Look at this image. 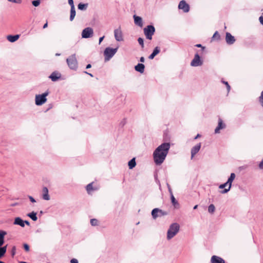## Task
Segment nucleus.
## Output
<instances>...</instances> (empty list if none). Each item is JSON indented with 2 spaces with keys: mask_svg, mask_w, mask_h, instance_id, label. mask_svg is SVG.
<instances>
[{
  "mask_svg": "<svg viewBox=\"0 0 263 263\" xmlns=\"http://www.w3.org/2000/svg\"><path fill=\"white\" fill-rule=\"evenodd\" d=\"M13 223L14 224L18 225L22 227H25L24 220L20 217L15 218Z\"/></svg>",
  "mask_w": 263,
  "mask_h": 263,
  "instance_id": "obj_22",
  "label": "nucleus"
},
{
  "mask_svg": "<svg viewBox=\"0 0 263 263\" xmlns=\"http://www.w3.org/2000/svg\"><path fill=\"white\" fill-rule=\"evenodd\" d=\"M7 245H6L3 247H0V257L2 258L3 257L6 251H7Z\"/></svg>",
  "mask_w": 263,
  "mask_h": 263,
  "instance_id": "obj_26",
  "label": "nucleus"
},
{
  "mask_svg": "<svg viewBox=\"0 0 263 263\" xmlns=\"http://www.w3.org/2000/svg\"><path fill=\"white\" fill-rule=\"evenodd\" d=\"M61 74L60 73L57 71H54L50 74L49 78L51 79L52 81L55 82L61 78Z\"/></svg>",
  "mask_w": 263,
  "mask_h": 263,
  "instance_id": "obj_16",
  "label": "nucleus"
},
{
  "mask_svg": "<svg viewBox=\"0 0 263 263\" xmlns=\"http://www.w3.org/2000/svg\"><path fill=\"white\" fill-rule=\"evenodd\" d=\"M168 186H169V185H168ZM168 190H169V192H170V193L171 194V196L172 194H173V193H172V190H171V189L170 188V186H168Z\"/></svg>",
  "mask_w": 263,
  "mask_h": 263,
  "instance_id": "obj_59",
  "label": "nucleus"
},
{
  "mask_svg": "<svg viewBox=\"0 0 263 263\" xmlns=\"http://www.w3.org/2000/svg\"><path fill=\"white\" fill-rule=\"evenodd\" d=\"M24 224L26 223L27 226L30 225V222L27 220H24Z\"/></svg>",
  "mask_w": 263,
  "mask_h": 263,
  "instance_id": "obj_53",
  "label": "nucleus"
},
{
  "mask_svg": "<svg viewBox=\"0 0 263 263\" xmlns=\"http://www.w3.org/2000/svg\"><path fill=\"white\" fill-rule=\"evenodd\" d=\"M226 127V125L224 123H223V121L221 119L219 118L218 119V126L216 127V128L215 129V133H219V130L220 129H224Z\"/></svg>",
  "mask_w": 263,
  "mask_h": 263,
  "instance_id": "obj_15",
  "label": "nucleus"
},
{
  "mask_svg": "<svg viewBox=\"0 0 263 263\" xmlns=\"http://www.w3.org/2000/svg\"><path fill=\"white\" fill-rule=\"evenodd\" d=\"M178 8L183 10L184 12H188L190 10V6L184 0L181 1L178 5Z\"/></svg>",
  "mask_w": 263,
  "mask_h": 263,
  "instance_id": "obj_10",
  "label": "nucleus"
},
{
  "mask_svg": "<svg viewBox=\"0 0 263 263\" xmlns=\"http://www.w3.org/2000/svg\"><path fill=\"white\" fill-rule=\"evenodd\" d=\"M138 42L139 44L141 46V47L142 48H144V41L143 39L141 37H139L138 39Z\"/></svg>",
  "mask_w": 263,
  "mask_h": 263,
  "instance_id": "obj_37",
  "label": "nucleus"
},
{
  "mask_svg": "<svg viewBox=\"0 0 263 263\" xmlns=\"http://www.w3.org/2000/svg\"><path fill=\"white\" fill-rule=\"evenodd\" d=\"M104 38V36H103L99 38V44H100Z\"/></svg>",
  "mask_w": 263,
  "mask_h": 263,
  "instance_id": "obj_51",
  "label": "nucleus"
},
{
  "mask_svg": "<svg viewBox=\"0 0 263 263\" xmlns=\"http://www.w3.org/2000/svg\"><path fill=\"white\" fill-rule=\"evenodd\" d=\"M228 185V184H226V182L223 183V184H220L219 186V189H226V187Z\"/></svg>",
  "mask_w": 263,
  "mask_h": 263,
  "instance_id": "obj_43",
  "label": "nucleus"
},
{
  "mask_svg": "<svg viewBox=\"0 0 263 263\" xmlns=\"http://www.w3.org/2000/svg\"><path fill=\"white\" fill-rule=\"evenodd\" d=\"M90 223L92 226H96L98 224V221L96 219H91L90 220Z\"/></svg>",
  "mask_w": 263,
  "mask_h": 263,
  "instance_id": "obj_34",
  "label": "nucleus"
},
{
  "mask_svg": "<svg viewBox=\"0 0 263 263\" xmlns=\"http://www.w3.org/2000/svg\"><path fill=\"white\" fill-rule=\"evenodd\" d=\"M226 41L228 44L232 45L235 42V39L230 33L227 32L226 34Z\"/></svg>",
  "mask_w": 263,
  "mask_h": 263,
  "instance_id": "obj_12",
  "label": "nucleus"
},
{
  "mask_svg": "<svg viewBox=\"0 0 263 263\" xmlns=\"http://www.w3.org/2000/svg\"><path fill=\"white\" fill-rule=\"evenodd\" d=\"M145 66L143 64L139 63L135 67L136 71L142 73L144 71Z\"/></svg>",
  "mask_w": 263,
  "mask_h": 263,
  "instance_id": "obj_20",
  "label": "nucleus"
},
{
  "mask_svg": "<svg viewBox=\"0 0 263 263\" xmlns=\"http://www.w3.org/2000/svg\"><path fill=\"white\" fill-rule=\"evenodd\" d=\"M32 4L34 6L37 7L40 4V0L33 1Z\"/></svg>",
  "mask_w": 263,
  "mask_h": 263,
  "instance_id": "obj_38",
  "label": "nucleus"
},
{
  "mask_svg": "<svg viewBox=\"0 0 263 263\" xmlns=\"http://www.w3.org/2000/svg\"><path fill=\"white\" fill-rule=\"evenodd\" d=\"M171 199L172 203L174 206H175L176 204H178L177 201L176 200L173 194H172V195L171 196Z\"/></svg>",
  "mask_w": 263,
  "mask_h": 263,
  "instance_id": "obj_32",
  "label": "nucleus"
},
{
  "mask_svg": "<svg viewBox=\"0 0 263 263\" xmlns=\"http://www.w3.org/2000/svg\"><path fill=\"white\" fill-rule=\"evenodd\" d=\"M159 209H154L152 211V215L154 219H156L158 217Z\"/></svg>",
  "mask_w": 263,
  "mask_h": 263,
  "instance_id": "obj_27",
  "label": "nucleus"
},
{
  "mask_svg": "<svg viewBox=\"0 0 263 263\" xmlns=\"http://www.w3.org/2000/svg\"><path fill=\"white\" fill-rule=\"evenodd\" d=\"M201 147V143H199L192 147L191 149V159L199 151Z\"/></svg>",
  "mask_w": 263,
  "mask_h": 263,
  "instance_id": "obj_13",
  "label": "nucleus"
},
{
  "mask_svg": "<svg viewBox=\"0 0 263 263\" xmlns=\"http://www.w3.org/2000/svg\"><path fill=\"white\" fill-rule=\"evenodd\" d=\"M215 211V207L214 204H211L208 207V212L211 214H213Z\"/></svg>",
  "mask_w": 263,
  "mask_h": 263,
  "instance_id": "obj_30",
  "label": "nucleus"
},
{
  "mask_svg": "<svg viewBox=\"0 0 263 263\" xmlns=\"http://www.w3.org/2000/svg\"><path fill=\"white\" fill-rule=\"evenodd\" d=\"M76 16V10L75 8L72 7L70 9V18L69 20L70 21H72Z\"/></svg>",
  "mask_w": 263,
  "mask_h": 263,
  "instance_id": "obj_28",
  "label": "nucleus"
},
{
  "mask_svg": "<svg viewBox=\"0 0 263 263\" xmlns=\"http://www.w3.org/2000/svg\"><path fill=\"white\" fill-rule=\"evenodd\" d=\"M201 137V135L200 134H197V136L194 138V139H197L198 138H199Z\"/></svg>",
  "mask_w": 263,
  "mask_h": 263,
  "instance_id": "obj_58",
  "label": "nucleus"
},
{
  "mask_svg": "<svg viewBox=\"0 0 263 263\" xmlns=\"http://www.w3.org/2000/svg\"><path fill=\"white\" fill-rule=\"evenodd\" d=\"M70 263H79V262L77 259L72 258L70 260Z\"/></svg>",
  "mask_w": 263,
  "mask_h": 263,
  "instance_id": "obj_47",
  "label": "nucleus"
},
{
  "mask_svg": "<svg viewBox=\"0 0 263 263\" xmlns=\"http://www.w3.org/2000/svg\"><path fill=\"white\" fill-rule=\"evenodd\" d=\"M145 61V59L143 57H142L140 58V62H144Z\"/></svg>",
  "mask_w": 263,
  "mask_h": 263,
  "instance_id": "obj_52",
  "label": "nucleus"
},
{
  "mask_svg": "<svg viewBox=\"0 0 263 263\" xmlns=\"http://www.w3.org/2000/svg\"><path fill=\"white\" fill-rule=\"evenodd\" d=\"M203 64V61L200 59V56L198 53H196L194 59L191 63V65L193 67L201 66Z\"/></svg>",
  "mask_w": 263,
  "mask_h": 263,
  "instance_id": "obj_8",
  "label": "nucleus"
},
{
  "mask_svg": "<svg viewBox=\"0 0 263 263\" xmlns=\"http://www.w3.org/2000/svg\"><path fill=\"white\" fill-rule=\"evenodd\" d=\"M4 243V239H0V247H3V245Z\"/></svg>",
  "mask_w": 263,
  "mask_h": 263,
  "instance_id": "obj_49",
  "label": "nucleus"
},
{
  "mask_svg": "<svg viewBox=\"0 0 263 263\" xmlns=\"http://www.w3.org/2000/svg\"><path fill=\"white\" fill-rule=\"evenodd\" d=\"M258 100L261 107L263 108V90L261 92V95L258 98Z\"/></svg>",
  "mask_w": 263,
  "mask_h": 263,
  "instance_id": "obj_33",
  "label": "nucleus"
},
{
  "mask_svg": "<svg viewBox=\"0 0 263 263\" xmlns=\"http://www.w3.org/2000/svg\"><path fill=\"white\" fill-rule=\"evenodd\" d=\"M258 167L260 170H263V159L261 162L259 163Z\"/></svg>",
  "mask_w": 263,
  "mask_h": 263,
  "instance_id": "obj_45",
  "label": "nucleus"
},
{
  "mask_svg": "<svg viewBox=\"0 0 263 263\" xmlns=\"http://www.w3.org/2000/svg\"><path fill=\"white\" fill-rule=\"evenodd\" d=\"M20 37V35L18 34L16 35H9L7 36V40L10 42H14L17 41Z\"/></svg>",
  "mask_w": 263,
  "mask_h": 263,
  "instance_id": "obj_23",
  "label": "nucleus"
},
{
  "mask_svg": "<svg viewBox=\"0 0 263 263\" xmlns=\"http://www.w3.org/2000/svg\"><path fill=\"white\" fill-rule=\"evenodd\" d=\"M47 26H48V23L46 22L43 26V28L45 29L46 28V27H47Z\"/></svg>",
  "mask_w": 263,
  "mask_h": 263,
  "instance_id": "obj_57",
  "label": "nucleus"
},
{
  "mask_svg": "<svg viewBox=\"0 0 263 263\" xmlns=\"http://www.w3.org/2000/svg\"><path fill=\"white\" fill-rule=\"evenodd\" d=\"M93 182H91L87 184L86 186V190L87 192V193L89 194H90L91 192L93 191H97L98 190V187H93L92 184Z\"/></svg>",
  "mask_w": 263,
  "mask_h": 263,
  "instance_id": "obj_19",
  "label": "nucleus"
},
{
  "mask_svg": "<svg viewBox=\"0 0 263 263\" xmlns=\"http://www.w3.org/2000/svg\"><path fill=\"white\" fill-rule=\"evenodd\" d=\"M160 49L159 47H155L153 52L149 55L148 58L151 60L153 59L154 57L160 52Z\"/></svg>",
  "mask_w": 263,
  "mask_h": 263,
  "instance_id": "obj_21",
  "label": "nucleus"
},
{
  "mask_svg": "<svg viewBox=\"0 0 263 263\" xmlns=\"http://www.w3.org/2000/svg\"><path fill=\"white\" fill-rule=\"evenodd\" d=\"M212 38L213 39H216V40H218L220 39V36L219 34L218 33V32L217 31H216L214 33V34H213Z\"/></svg>",
  "mask_w": 263,
  "mask_h": 263,
  "instance_id": "obj_35",
  "label": "nucleus"
},
{
  "mask_svg": "<svg viewBox=\"0 0 263 263\" xmlns=\"http://www.w3.org/2000/svg\"><path fill=\"white\" fill-rule=\"evenodd\" d=\"M6 234L7 232L6 231L0 230V239H4V237Z\"/></svg>",
  "mask_w": 263,
  "mask_h": 263,
  "instance_id": "obj_36",
  "label": "nucleus"
},
{
  "mask_svg": "<svg viewBox=\"0 0 263 263\" xmlns=\"http://www.w3.org/2000/svg\"><path fill=\"white\" fill-rule=\"evenodd\" d=\"M52 107H53L52 104H50L49 105V107L48 108V109H47V110H46V111H47V110H48L49 109H50L52 108Z\"/></svg>",
  "mask_w": 263,
  "mask_h": 263,
  "instance_id": "obj_54",
  "label": "nucleus"
},
{
  "mask_svg": "<svg viewBox=\"0 0 263 263\" xmlns=\"http://www.w3.org/2000/svg\"><path fill=\"white\" fill-rule=\"evenodd\" d=\"M133 17L134 19L135 24L140 27H142L143 26V21L142 18L140 16H137L135 14L133 16Z\"/></svg>",
  "mask_w": 263,
  "mask_h": 263,
  "instance_id": "obj_17",
  "label": "nucleus"
},
{
  "mask_svg": "<svg viewBox=\"0 0 263 263\" xmlns=\"http://www.w3.org/2000/svg\"><path fill=\"white\" fill-rule=\"evenodd\" d=\"M24 249L26 252H28L29 251V246L27 243H24L23 245Z\"/></svg>",
  "mask_w": 263,
  "mask_h": 263,
  "instance_id": "obj_41",
  "label": "nucleus"
},
{
  "mask_svg": "<svg viewBox=\"0 0 263 263\" xmlns=\"http://www.w3.org/2000/svg\"><path fill=\"white\" fill-rule=\"evenodd\" d=\"M143 31L146 39L151 40L155 32V28L153 25H148L144 28Z\"/></svg>",
  "mask_w": 263,
  "mask_h": 263,
  "instance_id": "obj_6",
  "label": "nucleus"
},
{
  "mask_svg": "<svg viewBox=\"0 0 263 263\" xmlns=\"http://www.w3.org/2000/svg\"><path fill=\"white\" fill-rule=\"evenodd\" d=\"M27 216L29 217L33 221H36L37 219V217L36 216V213L34 212H32L28 214Z\"/></svg>",
  "mask_w": 263,
  "mask_h": 263,
  "instance_id": "obj_25",
  "label": "nucleus"
},
{
  "mask_svg": "<svg viewBox=\"0 0 263 263\" xmlns=\"http://www.w3.org/2000/svg\"><path fill=\"white\" fill-rule=\"evenodd\" d=\"M20 263H27V262H25V261H21Z\"/></svg>",
  "mask_w": 263,
  "mask_h": 263,
  "instance_id": "obj_62",
  "label": "nucleus"
},
{
  "mask_svg": "<svg viewBox=\"0 0 263 263\" xmlns=\"http://www.w3.org/2000/svg\"><path fill=\"white\" fill-rule=\"evenodd\" d=\"M259 22H260V23L263 25V16H261L259 17Z\"/></svg>",
  "mask_w": 263,
  "mask_h": 263,
  "instance_id": "obj_50",
  "label": "nucleus"
},
{
  "mask_svg": "<svg viewBox=\"0 0 263 263\" xmlns=\"http://www.w3.org/2000/svg\"><path fill=\"white\" fill-rule=\"evenodd\" d=\"M197 208H198V205H195L194 206L193 209H194V210H196V209H197Z\"/></svg>",
  "mask_w": 263,
  "mask_h": 263,
  "instance_id": "obj_60",
  "label": "nucleus"
},
{
  "mask_svg": "<svg viewBox=\"0 0 263 263\" xmlns=\"http://www.w3.org/2000/svg\"><path fill=\"white\" fill-rule=\"evenodd\" d=\"M17 205V203H15L12 204L11 205V206H15V205Z\"/></svg>",
  "mask_w": 263,
  "mask_h": 263,
  "instance_id": "obj_61",
  "label": "nucleus"
},
{
  "mask_svg": "<svg viewBox=\"0 0 263 263\" xmlns=\"http://www.w3.org/2000/svg\"><path fill=\"white\" fill-rule=\"evenodd\" d=\"M67 63L71 69L76 70L78 68V62L76 59V54H73L70 56L66 60Z\"/></svg>",
  "mask_w": 263,
  "mask_h": 263,
  "instance_id": "obj_5",
  "label": "nucleus"
},
{
  "mask_svg": "<svg viewBox=\"0 0 263 263\" xmlns=\"http://www.w3.org/2000/svg\"><path fill=\"white\" fill-rule=\"evenodd\" d=\"M180 226L177 223L171 224L167 232V239L170 240L173 238L179 232Z\"/></svg>",
  "mask_w": 263,
  "mask_h": 263,
  "instance_id": "obj_2",
  "label": "nucleus"
},
{
  "mask_svg": "<svg viewBox=\"0 0 263 263\" xmlns=\"http://www.w3.org/2000/svg\"><path fill=\"white\" fill-rule=\"evenodd\" d=\"M128 165L129 169H133L134 167H135L136 165L135 158H133V159H132L128 162Z\"/></svg>",
  "mask_w": 263,
  "mask_h": 263,
  "instance_id": "obj_24",
  "label": "nucleus"
},
{
  "mask_svg": "<svg viewBox=\"0 0 263 263\" xmlns=\"http://www.w3.org/2000/svg\"><path fill=\"white\" fill-rule=\"evenodd\" d=\"M236 175L235 173H232L230 175V176L228 178L227 181L226 182V184H228L229 186L228 189H224L222 191H220V192L221 194H226L231 189L232 186V183L234 180Z\"/></svg>",
  "mask_w": 263,
  "mask_h": 263,
  "instance_id": "obj_7",
  "label": "nucleus"
},
{
  "mask_svg": "<svg viewBox=\"0 0 263 263\" xmlns=\"http://www.w3.org/2000/svg\"><path fill=\"white\" fill-rule=\"evenodd\" d=\"M167 214V212L164 211L159 209L158 217H161L163 216H165V215H166Z\"/></svg>",
  "mask_w": 263,
  "mask_h": 263,
  "instance_id": "obj_31",
  "label": "nucleus"
},
{
  "mask_svg": "<svg viewBox=\"0 0 263 263\" xmlns=\"http://www.w3.org/2000/svg\"><path fill=\"white\" fill-rule=\"evenodd\" d=\"M43 195L42 198L45 200H49L50 199V196L48 194V189L47 187L44 186L42 190Z\"/></svg>",
  "mask_w": 263,
  "mask_h": 263,
  "instance_id": "obj_18",
  "label": "nucleus"
},
{
  "mask_svg": "<svg viewBox=\"0 0 263 263\" xmlns=\"http://www.w3.org/2000/svg\"><path fill=\"white\" fill-rule=\"evenodd\" d=\"M9 2L15 3V4H21L22 2V0H8Z\"/></svg>",
  "mask_w": 263,
  "mask_h": 263,
  "instance_id": "obj_40",
  "label": "nucleus"
},
{
  "mask_svg": "<svg viewBox=\"0 0 263 263\" xmlns=\"http://www.w3.org/2000/svg\"><path fill=\"white\" fill-rule=\"evenodd\" d=\"M0 263H5V262L0 260Z\"/></svg>",
  "mask_w": 263,
  "mask_h": 263,
  "instance_id": "obj_63",
  "label": "nucleus"
},
{
  "mask_svg": "<svg viewBox=\"0 0 263 263\" xmlns=\"http://www.w3.org/2000/svg\"><path fill=\"white\" fill-rule=\"evenodd\" d=\"M15 252H16V247H15V246H13L12 248V250H11V255L12 256H13L15 255Z\"/></svg>",
  "mask_w": 263,
  "mask_h": 263,
  "instance_id": "obj_42",
  "label": "nucleus"
},
{
  "mask_svg": "<svg viewBox=\"0 0 263 263\" xmlns=\"http://www.w3.org/2000/svg\"><path fill=\"white\" fill-rule=\"evenodd\" d=\"M88 7V4L79 3L78 8L80 10H85Z\"/></svg>",
  "mask_w": 263,
  "mask_h": 263,
  "instance_id": "obj_29",
  "label": "nucleus"
},
{
  "mask_svg": "<svg viewBox=\"0 0 263 263\" xmlns=\"http://www.w3.org/2000/svg\"><path fill=\"white\" fill-rule=\"evenodd\" d=\"M91 67V65L90 64H88L86 65V69H88Z\"/></svg>",
  "mask_w": 263,
  "mask_h": 263,
  "instance_id": "obj_55",
  "label": "nucleus"
},
{
  "mask_svg": "<svg viewBox=\"0 0 263 263\" xmlns=\"http://www.w3.org/2000/svg\"><path fill=\"white\" fill-rule=\"evenodd\" d=\"M93 33V29L90 27L85 28L82 32V38L87 39L92 36Z\"/></svg>",
  "mask_w": 263,
  "mask_h": 263,
  "instance_id": "obj_9",
  "label": "nucleus"
},
{
  "mask_svg": "<svg viewBox=\"0 0 263 263\" xmlns=\"http://www.w3.org/2000/svg\"><path fill=\"white\" fill-rule=\"evenodd\" d=\"M29 199L31 202L34 203L36 202L35 200L31 196H29Z\"/></svg>",
  "mask_w": 263,
  "mask_h": 263,
  "instance_id": "obj_48",
  "label": "nucleus"
},
{
  "mask_svg": "<svg viewBox=\"0 0 263 263\" xmlns=\"http://www.w3.org/2000/svg\"><path fill=\"white\" fill-rule=\"evenodd\" d=\"M68 2L69 4L71 6V8L74 7L73 0H68Z\"/></svg>",
  "mask_w": 263,
  "mask_h": 263,
  "instance_id": "obj_44",
  "label": "nucleus"
},
{
  "mask_svg": "<svg viewBox=\"0 0 263 263\" xmlns=\"http://www.w3.org/2000/svg\"><path fill=\"white\" fill-rule=\"evenodd\" d=\"M195 46L197 47H201L202 48V51H203L204 50V49H205V47L202 46V45L200 44H196L195 45Z\"/></svg>",
  "mask_w": 263,
  "mask_h": 263,
  "instance_id": "obj_46",
  "label": "nucleus"
},
{
  "mask_svg": "<svg viewBox=\"0 0 263 263\" xmlns=\"http://www.w3.org/2000/svg\"><path fill=\"white\" fill-rule=\"evenodd\" d=\"M170 148V143H163L154 151L153 157L156 164L160 165L163 162Z\"/></svg>",
  "mask_w": 263,
  "mask_h": 263,
  "instance_id": "obj_1",
  "label": "nucleus"
},
{
  "mask_svg": "<svg viewBox=\"0 0 263 263\" xmlns=\"http://www.w3.org/2000/svg\"><path fill=\"white\" fill-rule=\"evenodd\" d=\"M118 47L115 48H111L110 47H106L104 51V55L105 57V61H109L117 52Z\"/></svg>",
  "mask_w": 263,
  "mask_h": 263,
  "instance_id": "obj_3",
  "label": "nucleus"
},
{
  "mask_svg": "<svg viewBox=\"0 0 263 263\" xmlns=\"http://www.w3.org/2000/svg\"><path fill=\"white\" fill-rule=\"evenodd\" d=\"M49 93V91L47 90L42 95H36L35 100V104L37 106H40L45 103L47 101L46 97Z\"/></svg>",
  "mask_w": 263,
  "mask_h": 263,
  "instance_id": "obj_4",
  "label": "nucleus"
},
{
  "mask_svg": "<svg viewBox=\"0 0 263 263\" xmlns=\"http://www.w3.org/2000/svg\"><path fill=\"white\" fill-rule=\"evenodd\" d=\"M84 73H86V74H88V75H89V76H90L91 77H93V75H92L91 73H88V72H87V71H84Z\"/></svg>",
  "mask_w": 263,
  "mask_h": 263,
  "instance_id": "obj_56",
  "label": "nucleus"
},
{
  "mask_svg": "<svg viewBox=\"0 0 263 263\" xmlns=\"http://www.w3.org/2000/svg\"><path fill=\"white\" fill-rule=\"evenodd\" d=\"M114 35L117 41H122L123 40L122 33L120 28H118L114 30Z\"/></svg>",
  "mask_w": 263,
  "mask_h": 263,
  "instance_id": "obj_11",
  "label": "nucleus"
},
{
  "mask_svg": "<svg viewBox=\"0 0 263 263\" xmlns=\"http://www.w3.org/2000/svg\"><path fill=\"white\" fill-rule=\"evenodd\" d=\"M222 82L226 85V86H227V88L228 91L229 92L230 90L231 87L229 85L228 82H226V81H222Z\"/></svg>",
  "mask_w": 263,
  "mask_h": 263,
  "instance_id": "obj_39",
  "label": "nucleus"
},
{
  "mask_svg": "<svg viewBox=\"0 0 263 263\" xmlns=\"http://www.w3.org/2000/svg\"><path fill=\"white\" fill-rule=\"evenodd\" d=\"M211 263H225L224 260L221 257L216 256L213 255L212 256L211 259Z\"/></svg>",
  "mask_w": 263,
  "mask_h": 263,
  "instance_id": "obj_14",
  "label": "nucleus"
}]
</instances>
